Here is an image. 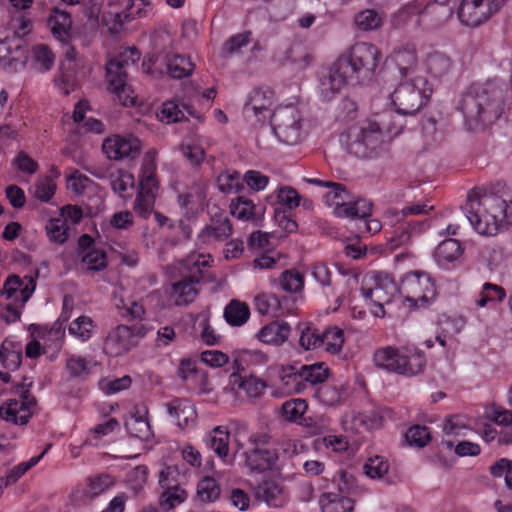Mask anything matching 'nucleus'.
Instances as JSON below:
<instances>
[{"instance_id": "obj_53", "label": "nucleus", "mask_w": 512, "mask_h": 512, "mask_svg": "<svg viewBox=\"0 0 512 512\" xmlns=\"http://www.w3.org/2000/svg\"><path fill=\"white\" fill-rule=\"evenodd\" d=\"M255 305L258 312L262 315L276 314L281 308L280 300L274 294H260L256 296Z\"/></svg>"}, {"instance_id": "obj_24", "label": "nucleus", "mask_w": 512, "mask_h": 512, "mask_svg": "<svg viewBox=\"0 0 512 512\" xmlns=\"http://www.w3.org/2000/svg\"><path fill=\"white\" fill-rule=\"evenodd\" d=\"M390 61L398 69L401 76L412 74L418 64L417 50L413 43H405L397 48L389 56Z\"/></svg>"}, {"instance_id": "obj_34", "label": "nucleus", "mask_w": 512, "mask_h": 512, "mask_svg": "<svg viewBox=\"0 0 512 512\" xmlns=\"http://www.w3.org/2000/svg\"><path fill=\"white\" fill-rule=\"evenodd\" d=\"M316 397L327 406H335L346 398L347 390L343 384H323L319 386L315 393Z\"/></svg>"}, {"instance_id": "obj_11", "label": "nucleus", "mask_w": 512, "mask_h": 512, "mask_svg": "<svg viewBox=\"0 0 512 512\" xmlns=\"http://www.w3.org/2000/svg\"><path fill=\"white\" fill-rule=\"evenodd\" d=\"M433 209L432 205L427 203L412 204L404 207L401 211H389L388 218L391 219V223L395 220L399 223V226L394 230V236L392 241L395 245L406 244L412 237V235L421 232L424 229L425 222L423 221H404V218L408 215H421L427 214Z\"/></svg>"}, {"instance_id": "obj_31", "label": "nucleus", "mask_w": 512, "mask_h": 512, "mask_svg": "<svg viewBox=\"0 0 512 512\" xmlns=\"http://www.w3.org/2000/svg\"><path fill=\"white\" fill-rule=\"evenodd\" d=\"M463 253V247L460 241L448 238L443 240L436 247L434 257L440 266H446L448 263L457 260Z\"/></svg>"}, {"instance_id": "obj_14", "label": "nucleus", "mask_w": 512, "mask_h": 512, "mask_svg": "<svg viewBox=\"0 0 512 512\" xmlns=\"http://www.w3.org/2000/svg\"><path fill=\"white\" fill-rule=\"evenodd\" d=\"M506 0H462L458 18L466 26L476 27L497 12Z\"/></svg>"}, {"instance_id": "obj_21", "label": "nucleus", "mask_w": 512, "mask_h": 512, "mask_svg": "<svg viewBox=\"0 0 512 512\" xmlns=\"http://www.w3.org/2000/svg\"><path fill=\"white\" fill-rule=\"evenodd\" d=\"M274 103V92L269 88H257L251 93L248 101L244 105L246 114L252 113L258 121L271 119V107Z\"/></svg>"}, {"instance_id": "obj_43", "label": "nucleus", "mask_w": 512, "mask_h": 512, "mask_svg": "<svg viewBox=\"0 0 512 512\" xmlns=\"http://www.w3.org/2000/svg\"><path fill=\"white\" fill-rule=\"evenodd\" d=\"M156 165H152L150 160H147L145 165H142L140 174V188L138 193L145 195H155L158 182L156 179Z\"/></svg>"}, {"instance_id": "obj_7", "label": "nucleus", "mask_w": 512, "mask_h": 512, "mask_svg": "<svg viewBox=\"0 0 512 512\" xmlns=\"http://www.w3.org/2000/svg\"><path fill=\"white\" fill-rule=\"evenodd\" d=\"M425 77L416 76L401 82L391 95L396 112L414 115L428 102L431 89Z\"/></svg>"}, {"instance_id": "obj_48", "label": "nucleus", "mask_w": 512, "mask_h": 512, "mask_svg": "<svg viewBox=\"0 0 512 512\" xmlns=\"http://www.w3.org/2000/svg\"><path fill=\"white\" fill-rule=\"evenodd\" d=\"M354 22L360 30L371 31L381 26L382 18L374 9H365L356 14Z\"/></svg>"}, {"instance_id": "obj_9", "label": "nucleus", "mask_w": 512, "mask_h": 512, "mask_svg": "<svg viewBox=\"0 0 512 512\" xmlns=\"http://www.w3.org/2000/svg\"><path fill=\"white\" fill-rule=\"evenodd\" d=\"M301 116L293 105L276 108L271 115V127L275 136L283 143L295 145L302 138Z\"/></svg>"}, {"instance_id": "obj_60", "label": "nucleus", "mask_w": 512, "mask_h": 512, "mask_svg": "<svg viewBox=\"0 0 512 512\" xmlns=\"http://www.w3.org/2000/svg\"><path fill=\"white\" fill-rule=\"evenodd\" d=\"M355 423L363 425L366 429H376L382 426L383 416L380 411L371 409L362 413H359L354 418Z\"/></svg>"}, {"instance_id": "obj_15", "label": "nucleus", "mask_w": 512, "mask_h": 512, "mask_svg": "<svg viewBox=\"0 0 512 512\" xmlns=\"http://www.w3.org/2000/svg\"><path fill=\"white\" fill-rule=\"evenodd\" d=\"M142 150L141 140L132 135H112L102 143V151L108 159L118 161L125 158L135 159Z\"/></svg>"}, {"instance_id": "obj_4", "label": "nucleus", "mask_w": 512, "mask_h": 512, "mask_svg": "<svg viewBox=\"0 0 512 512\" xmlns=\"http://www.w3.org/2000/svg\"><path fill=\"white\" fill-rule=\"evenodd\" d=\"M348 153L357 158L368 159L378 156L384 142L383 129L377 121L365 120L349 127L340 136Z\"/></svg>"}, {"instance_id": "obj_36", "label": "nucleus", "mask_w": 512, "mask_h": 512, "mask_svg": "<svg viewBox=\"0 0 512 512\" xmlns=\"http://www.w3.org/2000/svg\"><path fill=\"white\" fill-rule=\"evenodd\" d=\"M322 512H353L354 502L347 497L328 493L320 499Z\"/></svg>"}, {"instance_id": "obj_40", "label": "nucleus", "mask_w": 512, "mask_h": 512, "mask_svg": "<svg viewBox=\"0 0 512 512\" xmlns=\"http://www.w3.org/2000/svg\"><path fill=\"white\" fill-rule=\"evenodd\" d=\"M230 212L240 220L256 219L259 216V212H257L252 200L244 196H238L235 201L231 202Z\"/></svg>"}, {"instance_id": "obj_41", "label": "nucleus", "mask_w": 512, "mask_h": 512, "mask_svg": "<svg viewBox=\"0 0 512 512\" xmlns=\"http://www.w3.org/2000/svg\"><path fill=\"white\" fill-rule=\"evenodd\" d=\"M426 64L428 72L437 78L447 75L452 67L451 59L441 52L429 54Z\"/></svg>"}, {"instance_id": "obj_22", "label": "nucleus", "mask_w": 512, "mask_h": 512, "mask_svg": "<svg viewBox=\"0 0 512 512\" xmlns=\"http://www.w3.org/2000/svg\"><path fill=\"white\" fill-rule=\"evenodd\" d=\"M245 464L251 472L262 473L273 468L278 460L274 449L253 447L244 452Z\"/></svg>"}, {"instance_id": "obj_5", "label": "nucleus", "mask_w": 512, "mask_h": 512, "mask_svg": "<svg viewBox=\"0 0 512 512\" xmlns=\"http://www.w3.org/2000/svg\"><path fill=\"white\" fill-rule=\"evenodd\" d=\"M373 363L378 369L404 376H414L423 372L425 355L416 348H395L386 346L373 353Z\"/></svg>"}, {"instance_id": "obj_10", "label": "nucleus", "mask_w": 512, "mask_h": 512, "mask_svg": "<svg viewBox=\"0 0 512 512\" xmlns=\"http://www.w3.org/2000/svg\"><path fill=\"white\" fill-rule=\"evenodd\" d=\"M26 380L27 378L24 377L23 382L16 386V393L20 395V398L10 399L0 407L2 419L20 425L28 423L33 409L36 407V399L29 391L32 381L26 383Z\"/></svg>"}, {"instance_id": "obj_17", "label": "nucleus", "mask_w": 512, "mask_h": 512, "mask_svg": "<svg viewBox=\"0 0 512 512\" xmlns=\"http://www.w3.org/2000/svg\"><path fill=\"white\" fill-rule=\"evenodd\" d=\"M177 469L167 466L159 474V485L163 489L159 496V506L164 511H169L183 503L187 498V492L180 488L176 479Z\"/></svg>"}, {"instance_id": "obj_56", "label": "nucleus", "mask_w": 512, "mask_h": 512, "mask_svg": "<svg viewBox=\"0 0 512 512\" xmlns=\"http://www.w3.org/2000/svg\"><path fill=\"white\" fill-rule=\"evenodd\" d=\"M92 320L87 316H80L74 320L69 326V333L86 341L91 337Z\"/></svg>"}, {"instance_id": "obj_49", "label": "nucleus", "mask_w": 512, "mask_h": 512, "mask_svg": "<svg viewBox=\"0 0 512 512\" xmlns=\"http://www.w3.org/2000/svg\"><path fill=\"white\" fill-rule=\"evenodd\" d=\"M197 496L202 502H214L220 496V487L215 479L203 478L197 486Z\"/></svg>"}, {"instance_id": "obj_54", "label": "nucleus", "mask_w": 512, "mask_h": 512, "mask_svg": "<svg viewBox=\"0 0 512 512\" xmlns=\"http://www.w3.org/2000/svg\"><path fill=\"white\" fill-rule=\"evenodd\" d=\"M363 469L370 478H381L388 472L389 464L383 457L374 456L367 460Z\"/></svg>"}, {"instance_id": "obj_18", "label": "nucleus", "mask_w": 512, "mask_h": 512, "mask_svg": "<svg viewBox=\"0 0 512 512\" xmlns=\"http://www.w3.org/2000/svg\"><path fill=\"white\" fill-rule=\"evenodd\" d=\"M36 288V280L32 276H25L23 279L16 274L8 276L1 294L11 303L24 307L25 303L31 298Z\"/></svg>"}, {"instance_id": "obj_35", "label": "nucleus", "mask_w": 512, "mask_h": 512, "mask_svg": "<svg viewBox=\"0 0 512 512\" xmlns=\"http://www.w3.org/2000/svg\"><path fill=\"white\" fill-rule=\"evenodd\" d=\"M224 319L231 326H241L247 322L250 310L246 303L231 300L224 309Z\"/></svg>"}, {"instance_id": "obj_63", "label": "nucleus", "mask_w": 512, "mask_h": 512, "mask_svg": "<svg viewBox=\"0 0 512 512\" xmlns=\"http://www.w3.org/2000/svg\"><path fill=\"white\" fill-rule=\"evenodd\" d=\"M242 180L253 191H261L269 183V177L257 170L246 171Z\"/></svg>"}, {"instance_id": "obj_30", "label": "nucleus", "mask_w": 512, "mask_h": 512, "mask_svg": "<svg viewBox=\"0 0 512 512\" xmlns=\"http://www.w3.org/2000/svg\"><path fill=\"white\" fill-rule=\"evenodd\" d=\"M290 331L291 328L286 322H271L264 326L257 336L265 344L279 346L288 339Z\"/></svg>"}, {"instance_id": "obj_13", "label": "nucleus", "mask_w": 512, "mask_h": 512, "mask_svg": "<svg viewBox=\"0 0 512 512\" xmlns=\"http://www.w3.org/2000/svg\"><path fill=\"white\" fill-rule=\"evenodd\" d=\"M408 15H417V24L425 29H434L445 23L451 16V8L437 1L423 6L422 2L415 1L405 7Z\"/></svg>"}, {"instance_id": "obj_29", "label": "nucleus", "mask_w": 512, "mask_h": 512, "mask_svg": "<svg viewBox=\"0 0 512 512\" xmlns=\"http://www.w3.org/2000/svg\"><path fill=\"white\" fill-rule=\"evenodd\" d=\"M49 21L53 36L62 43H69L71 38L70 30L72 27L70 14L66 11L55 8L52 11Z\"/></svg>"}, {"instance_id": "obj_6", "label": "nucleus", "mask_w": 512, "mask_h": 512, "mask_svg": "<svg viewBox=\"0 0 512 512\" xmlns=\"http://www.w3.org/2000/svg\"><path fill=\"white\" fill-rule=\"evenodd\" d=\"M311 184L331 188L325 197L330 206L334 207V214L342 218L354 219L371 215L372 203L351 195L341 183L307 179Z\"/></svg>"}, {"instance_id": "obj_50", "label": "nucleus", "mask_w": 512, "mask_h": 512, "mask_svg": "<svg viewBox=\"0 0 512 512\" xmlns=\"http://www.w3.org/2000/svg\"><path fill=\"white\" fill-rule=\"evenodd\" d=\"M251 35L252 33L250 31H245L229 37L222 47V55L228 57L238 53L241 48L249 44Z\"/></svg>"}, {"instance_id": "obj_26", "label": "nucleus", "mask_w": 512, "mask_h": 512, "mask_svg": "<svg viewBox=\"0 0 512 512\" xmlns=\"http://www.w3.org/2000/svg\"><path fill=\"white\" fill-rule=\"evenodd\" d=\"M299 366V363H295L281 366L277 370V377L280 381V386L287 394H298L306 388V384H304L302 380V374Z\"/></svg>"}, {"instance_id": "obj_42", "label": "nucleus", "mask_w": 512, "mask_h": 512, "mask_svg": "<svg viewBox=\"0 0 512 512\" xmlns=\"http://www.w3.org/2000/svg\"><path fill=\"white\" fill-rule=\"evenodd\" d=\"M344 344V332L338 327H328L321 333V346L331 354L341 351Z\"/></svg>"}, {"instance_id": "obj_27", "label": "nucleus", "mask_w": 512, "mask_h": 512, "mask_svg": "<svg viewBox=\"0 0 512 512\" xmlns=\"http://www.w3.org/2000/svg\"><path fill=\"white\" fill-rule=\"evenodd\" d=\"M201 281V276H197L194 272L172 285L171 296L176 305H187L192 303L198 295L196 285Z\"/></svg>"}, {"instance_id": "obj_52", "label": "nucleus", "mask_w": 512, "mask_h": 512, "mask_svg": "<svg viewBox=\"0 0 512 512\" xmlns=\"http://www.w3.org/2000/svg\"><path fill=\"white\" fill-rule=\"evenodd\" d=\"M82 263L88 271L98 272L106 268V253L99 249H92L82 256Z\"/></svg>"}, {"instance_id": "obj_19", "label": "nucleus", "mask_w": 512, "mask_h": 512, "mask_svg": "<svg viewBox=\"0 0 512 512\" xmlns=\"http://www.w3.org/2000/svg\"><path fill=\"white\" fill-rule=\"evenodd\" d=\"M127 75L121 71V64H106V81L108 89L117 96L119 102L123 106H133L135 104V96L133 90L126 83Z\"/></svg>"}, {"instance_id": "obj_16", "label": "nucleus", "mask_w": 512, "mask_h": 512, "mask_svg": "<svg viewBox=\"0 0 512 512\" xmlns=\"http://www.w3.org/2000/svg\"><path fill=\"white\" fill-rule=\"evenodd\" d=\"M361 292L366 300L379 307L384 314V305L391 303L395 295L399 293V285L395 283L390 274L380 272L374 275L373 285L362 287Z\"/></svg>"}, {"instance_id": "obj_32", "label": "nucleus", "mask_w": 512, "mask_h": 512, "mask_svg": "<svg viewBox=\"0 0 512 512\" xmlns=\"http://www.w3.org/2000/svg\"><path fill=\"white\" fill-rule=\"evenodd\" d=\"M166 407L168 414L176 420L179 427L187 426L196 416L193 406L184 399H173L166 403Z\"/></svg>"}, {"instance_id": "obj_62", "label": "nucleus", "mask_w": 512, "mask_h": 512, "mask_svg": "<svg viewBox=\"0 0 512 512\" xmlns=\"http://www.w3.org/2000/svg\"><path fill=\"white\" fill-rule=\"evenodd\" d=\"M159 118L167 123H175L184 118V113L175 101H166L162 105Z\"/></svg>"}, {"instance_id": "obj_59", "label": "nucleus", "mask_w": 512, "mask_h": 512, "mask_svg": "<svg viewBox=\"0 0 512 512\" xmlns=\"http://www.w3.org/2000/svg\"><path fill=\"white\" fill-rule=\"evenodd\" d=\"M22 352L9 349L5 344L0 347V361L8 370H16L21 364Z\"/></svg>"}, {"instance_id": "obj_20", "label": "nucleus", "mask_w": 512, "mask_h": 512, "mask_svg": "<svg viewBox=\"0 0 512 512\" xmlns=\"http://www.w3.org/2000/svg\"><path fill=\"white\" fill-rule=\"evenodd\" d=\"M233 366L236 369L230 375V385L232 390L238 392L243 391L248 397L257 398L261 396L267 387L266 382L252 374H247L245 369H240L239 361L234 360Z\"/></svg>"}, {"instance_id": "obj_57", "label": "nucleus", "mask_w": 512, "mask_h": 512, "mask_svg": "<svg viewBox=\"0 0 512 512\" xmlns=\"http://www.w3.org/2000/svg\"><path fill=\"white\" fill-rule=\"evenodd\" d=\"M56 190V184L53 180L45 176L44 178L39 179L34 186V196L42 201L49 202L51 198L54 196Z\"/></svg>"}, {"instance_id": "obj_1", "label": "nucleus", "mask_w": 512, "mask_h": 512, "mask_svg": "<svg viewBox=\"0 0 512 512\" xmlns=\"http://www.w3.org/2000/svg\"><path fill=\"white\" fill-rule=\"evenodd\" d=\"M381 63L379 49L368 42H356L344 51L334 63L330 73L321 81L322 92H338L344 84L370 82Z\"/></svg>"}, {"instance_id": "obj_64", "label": "nucleus", "mask_w": 512, "mask_h": 512, "mask_svg": "<svg viewBox=\"0 0 512 512\" xmlns=\"http://www.w3.org/2000/svg\"><path fill=\"white\" fill-rule=\"evenodd\" d=\"M299 344L305 350L321 347V333L317 329L306 326L301 332Z\"/></svg>"}, {"instance_id": "obj_12", "label": "nucleus", "mask_w": 512, "mask_h": 512, "mask_svg": "<svg viewBox=\"0 0 512 512\" xmlns=\"http://www.w3.org/2000/svg\"><path fill=\"white\" fill-rule=\"evenodd\" d=\"M146 328L142 324L133 326L118 325L112 329L105 338L104 352L113 357L120 356L135 346L146 335Z\"/></svg>"}, {"instance_id": "obj_38", "label": "nucleus", "mask_w": 512, "mask_h": 512, "mask_svg": "<svg viewBox=\"0 0 512 512\" xmlns=\"http://www.w3.org/2000/svg\"><path fill=\"white\" fill-rule=\"evenodd\" d=\"M219 190L225 194L239 193L244 189V182L238 171H225L217 179Z\"/></svg>"}, {"instance_id": "obj_23", "label": "nucleus", "mask_w": 512, "mask_h": 512, "mask_svg": "<svg viewBox=\"0 0 512 512\" xmlns=\"http://www.w3.org/2000/svg\"><path fill=\"white\" fill-rule=\"evenodd\" d=\"M146 407L135 406L131 416L125 421V428L130 436L142 441H149L153 437V431L147 418Z\"/></svg>"}, {"instance_id": "obj_46", "label": "nucleus", "mask_w": 512, "mask_h": 512, "mask_svg": "<svg viewBox=\"0 0 512 512\" xmlns=\"http://www.w3.org/2000/svg\"><path fill=\"white\" fill-rule=\"evenodd\" d=\"M55 82L65 95H68L71 91H74L77 87L75 67L71 63L68 65L63 64L60 68L58 77L55 79Z\"/></svg>"}, {"instance_id": "obj_39", "label": "nucleus", "mask_w": 512, "mask_h": 512, "mask_svg": "<svg viewBox=\"0 0 512 512\" xmlns=\"http://www.w3.org/2000/svg\"><path fill=\"white\" fill-rule=\"evenodd\" d=\"M299 369L302 374L303 383L312 385L323 383L329 376V369L324 363H314L310 365L300 364Z\"/></svg>"}, {"instance_id": "obj_3", "label": "nucleus", "mask_w": 512, "mask_h": 512, "mask_svg": "<svg viewBox=\"0 0 512 512\" xmlns=\"http://www.w3.org/2000/svg\"><path fill=\"white\" fill-rule=\"evenodd\" d=\"M466 217L482 235L493 236L512 225V202L507 203L494 193L468 194Z\"/></svg>"}, {"instance_id": "obj_55", "label": "nucleus", "mask_w": 512, "mask_h": 512, "mask_svg": "<svg viewBox=\"0 0 512 512\" xmlns=\"http://www.w3.org/2000/svg\"><path fill=\"white\" fill-rule=\"evenodd\" d=\"M47 234L51 241L63 244L67 240L68 227L62 219H51L46 226Z\"/></svg>"}, {"instance_id": "obj_61", "label": "nucleus", "mask_w": 512, "mask_h": 512, "mask_svg": "<svg viewBox=\"0 0 512 512\" xmlns=\"http://www.w3.org/2000/svg\"><path fill=\"white\" fill-rule=\"evenodd\" d=\"M66 369L71 377L82 378L89 374L88 361L80 356H71L67 359Z\"/></svg>"}, {"instance_id": "obj_33", "label": "nucleus", "mask_w": 512, "mask_h": 512, "mask_svg": "<svg viewBox=\"0 0 512 512\" xmlns=\"http://www.w3.org/2000/svg\"><path fill=\"white\" fill-rule=\"evenodd\" d=\"M229 431L222 427L217 426L209 434L208 445L209 447L226 463H231L227 458L229 456Z\"/></svg>"}, {"instance_id": "obj_28", "label": "nucleus", "mask_w": 512, "mask_h": 512, "mask_svg": "<svg viewBox=\"0 0 512 512\" xmlns=\"http://www.w3.org/2000/svg\"><path fill=\"white\" fill-rule=\"evenodd\" d=\"M232 231V224L227 216L215 215L210 224L203 228L200 237L204 242L224 241L232 235Z\"/></svg>"}, {"instance_id": "obj_37", "label": "nucleus", "mask_w": 512, "mask_h": 512, "mask_svg": "<svg viewBox=\"0 0 512 512\" xmlns=\"http://www.w3.org/2000/svg\"><path fill=\"white\" fill-rule=\"evenodd\" d=\"M86 483L85 495L94 499L111 488L115 484V480L110 474L101 473L87 477Z\"/></svg>"}, {"instance_id": "obj_44", "label": "nucleus", "mask_w": 512, "mask_h": 512, "mask_svg": "<svg viewBox=\"0 0 512 512\" xmlns=\"http://www.w3.org/2000/svg\"><path fill=\"white\" fill-rule=\"evenodd\" d=\"M167 68L172 78L182 79L192 73L194 66L188 57L174 55L168 60Z\"/></svg>"}, {"instance_id": "obj_25", "label": "nucleus", "mask_w": 512, "mask_h": 512, "mask_svg": "<svg viewBox=\"0 0 512 512\" xmlns=\"http://www.w3.org/2000/svg\"><path fill=\"white\" fill-rule=\"evenodd\" d=\"M256 500L266 503L269 507H282L287 499L283 488L274 480H264L254 487Z\"/></svg>"}, {"instance_id": "obj_58", "label": "nucleus", "mask_w": 512, "mask_h": 512, "mask_svg": "<svg viewBox=\"0 0 512 512\" xmlns=\"http://www.w3.org/2000/svg\"><path fill=\"white\" fill-rule=\"evenodd\" d=\"M304 281L303 277L298 272L285 271L282 273L280 278V286L283 290L295 293L303 288Z\"/></svg>"}, {"instance_id": "obj_2", "label": "nucleus", "mask_w": 512, "mask_h": 512, "mask_svg": "<svg viewBox=\"0 0 512 512\" xmlns=\"http://www.w3.org/2000/svg\"><path fill=\"white\" fill-rule=\"evenodd\" d=\"M505 96V85L496 80L474 83L462 94L457 109L470 129L489 126L504 112Z\"/></svg>"}, {"instance_id": "obj_51", "label": "nucleus", "mask_w": 512, "mask_h": 512, "mask_svg": "<svg viewBox=\"0 0 512 512\" xmlns=\"http://www.w3.org/2000/svg\"><path fill=\"white\" fill-rule=\"evenodd\" d=\"M405 438L409 445L422 448L431 440V434L426 426L414 425L405 433Z\"/></svg>"}, {"instance_id": "obj_47", "label": "nucleus", "mask_w": 512, "mask_h": 512, "mask_svg": "<svg viewBox=\"0 0 512 512\" xmlns=\"http://www.w3.org/2000/svg\"><path fill=\"white\" fill-rule=\"evenodd\" d=\"M505 297L506 292L501 286L487 282L482 286L476 299V305L485 307L489 302H501Z\"/></svg>"}, {"instance_id": "obj_45", "label": "nucleus", "mask_w": 512, "mask_h": 512, "mask_svg": "<svg viewBox=\"0 0 512 512\" xmlns=\"http://www.w3.org/2000/svg\"><path fill=\"white\" fill-rule=\"evenodd\" d=\"M307 408L306 400L300 398L291 399L282 404L281 414L289 422H299Z\"/></svg>"}, {"instance_id": "obj_8", "label": "nucleus", "mask_w": 512, "mask_h": 512, "mask_svg": "<svg viewBox=\"0 0 512 512\" xmlns=\"http://www.w3.org/2000/svg\"><path fill=\"white\" fill-rule=\"evenodd\" d=\"M399 294L410 309L426 308L436 297V286L428 273L411 271L401 278Z\"/></svg>"}]
</instances>
